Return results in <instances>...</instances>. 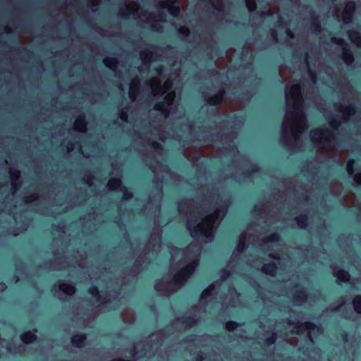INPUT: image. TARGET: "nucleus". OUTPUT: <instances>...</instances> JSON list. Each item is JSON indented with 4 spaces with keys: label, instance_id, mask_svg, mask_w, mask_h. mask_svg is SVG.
Here are the masks:
<instances>
[{
    "label": "nucleus",
    "instance_id": "1",
    "mask_svg": "<svg viewBox=\"0 0 361 361\" xmlns=\"http://www.w3.org/2000/svg\"><path fill=\"white\" fill-rule=\"evenodd\" d=\"M288 100L292 101L293 111L286 116L285 126L290 128L295 139L307 129L305 117L302 110V96L299 85H293L286 93Z\"/></svg>",
    "mask_w": 361,
    "mask_h": 361
},
{
    "label": "nucleus",
    "instance_id": "2",
    "mask_svg": "<svg viewBox=\"0 0 361 361\" xmlns=\"http://www.w3.org/2000/svg\"><path fill=\"white\" fill-rule=\"evenodd\" d=\"M196 267L195 262L190 263L174 274L171 281L161 279L157 283L155 288L158 291L174 292L183 286L192 275Z\"/></svg>",
    "mask_w": 361,
    "mask_h": 361
},
{
    "label": "nucleus",
    "instance_id": "3",
    "mask_svg": "<svg viewBox=\"0 0 361 361\" xmlns=\"http://www.w3.org/2000/svg\"><path fill=\"white\" fill-rule=\"evenodd\" d=\"M312 141L321 150L328 154L336 149V140L334 133L327 129L317 128L310 133Z\"/></svg>",
    "mask_w": 361,
    "mask_h": 361
},
{
    "label": "nucleus",
    "instance_id": "4",
    "mask_svg": "<svg viewBox=\"0 0 361 361\" xmlns=\"http://www.w3.org/2000/svg\"><path fill=\"white\" fill-rule=\"evenodd\" d=\"M334 107L336 112L340 115L329 114L326 116L329 125L334 130L338 129L342 123L348 122L350 116L355 114V109L351 104L343 105L341 103H335Z\"/></svg>",
    "mask_w": 361,
    "mask_h": 361
},
{
    "label": "nucleus",
    "instance_id": "5",
    "mask_svg": "<svg viewBox=\"0 0 361 361\" xmlns=\"http://www.w3.org/2000/svg\"><path fill=\"white\" fill-rule=\"evenodd\" d=\"M219 209H215L213 212L206 215L202 219V221L196 226L192 220H189L187 223V227L193 235L202 234L209 236L212 231L214 224L219 216Z\"/></svg>",
    "mask_w": 361,
    "mask_h": 361
},
{
    "label": "nucleus",
    "instance_id": "6",
    "mask_svg": "<svg viewBox=\"0 0 361 361\" xmlns=\"http://www.w3.org/2000/svg\"><path fill=\"white\" fill-rule=\"evenodd\" d=\"M126 7L129 13L137 14V18L144 23H152L154 21V17L152 14L147 13L146 11L141 12L139 13L140 7L139 5L130 0L126 1Z\"/></svg>",
    "mask_w": 361,
    "mask_h": 361
},
{
    "label": "nucleus",
    "instance_id": "7",
    "mask_svg": "<svg viewBox=\"0 0 361 361\" xmlns=\"http://www.w3.org/2000/svg\"><path fill=\"white\" fill-rule=\"evenodd\" d=\"M317 326L314 324L310 322H298L295 323V327L291 331L292 334H295L297 335H300L305 331H307V337L309 340L313 343V338L311 334V331H314L316 329Z\"/></svg>",
    "mask_w": 361,
    "mask_h": 361
},
{
    "label": "nucleus",
    "instance_id": "8",
    "mask_svg": "<svg viewBox=\"0 0 361 361\" xmlns=\"http://www.w3.org/2000/svg\"><path fill=\"white\" fill-rule=\"evenodd\" d=\"M355 10V4L353 1H348L346 3L342 13V20L344 23L347 24L351 22Z\"/></svg>",
    "mask_w": 361,
    "mask_h": 361
},
{
    "label": "nucleus",
    "instance_id": "9",
    "mask_svg": "<svg viewBox=\"0 0 361 361\" xmlns=\"http://www.w3.org/2000/svg\"><path fill=\"white\" fill-rule=\"evenodd\" d=\"M332 274L339 282L349 283L350 281V274L347 271L338 267L333 268Z\"/></svg>",
    "mask_w": 361,
    "mask_h": 361
},
{
    "label": "nucleus",
    "instance_id": "10",
    "mask_svg": "<svg viewBox=\"0 0 361 361\" xmlns=\"http://www.w3.org/2000/svg\"><path fill=\"white\" fill-rule=\"evenodd\" d=\"M177 0H163L159 3V6L161 8H168L169 13L174 16H178L179 13V8L173 6V4Z\"/></svg>",
    "mask_w": 361,
    "mask_h": 361
},
{
    "label": "nucleus",
    "instance_id": "11",
    "mask_svg": "<svg viewBox=\"0 0 361 361\" xmlns=\"http://www.w3.org/2000/svg\"><path fill=\"white\" fill-rule=\"evenodd\" d=\"M140 92V80L137 77H135L132 80L129 87V97L134 102Z\"/></svg>",
    "mask_w": 361,
    "mask_h": 361
},
{
    "label": "nucleus",
    "instance_id": "12",
    "mask_svg": "<svg viewBox=\"0 0 361 361\" xmlns=\"http://www.w3.org/2000/svg\"><path fill=\"white\" fill-rule=\"evenodd\" d=\"M148 84L150 86L152 94L157 96L163 94V89L161 85L160 80L157 78H152L148 80Z\"/></svg>",
    "mask_w": 361,
    "mask_h": 361
},
{
    "label": "nucleus",
    "instance_id": "13",
    "mask_svg": "<svg viewBox=\"0 0 361 361\" xmlns=\"http://www.w3.org/2000/svg\"><path fill=\"white\" fill-rule=\"evenodd\" d=\"M293 302L296 305H302L307 300V294L305 290H298L293 295Z\"/></svg>",
    "mask_w": 361,
    "mask_h": 361
},
{
    "label": "nucleus",
    "instance_id": "14",
    "mask_svg": "<svg viewBox=\"0 0 361 361\" xmlns=\"http://www.w3.org/2000/svg\"><path fill=\"white\" fill-rule=\"evenodd\" d=\"M73 128L79 132L85 133L87 130V123L85 120L84 116H79L75 123Z\"/></svg>",
    "mask_w": 361,
    "mask_h": 361
},
{
    "label": "nucleus",
    "instance_id": "15",
    "mask_svg": "<svg viewBox=\"0 0 361 361\" xmlns=\"http://www.w3.org/2000/svg\"><path fill=\"white\" fill-rule=\"evenodd\" d=\"M86 336L85 334H75L71 337V343L76 348H82L85 345Z\"/></svg>",
    "mask_w": 361,
    "mask_h": 361
},
{
    "label": "nucleus",
    "instance_id": "16",
    "mask_svg": "<svg viewBox=\"0 0 361 361\" xmlns=\"http://www.w3.org/2000/svg\"><path fill=\"white\" fill-rule=\"evenodd\" d=\"M350 40L357 47L361 48V35L359 32L350 30L348 32Z\"/></svg>",
    "mask_w": 361,
    "mask_h": 361
},
{
    "label": "nucleus",
    "instance_id": "17",
    "mask_svg": "<svg viewBox=\"0 0 361 361\" xmlns=\"http://www.w3.org/2000/svg\"><path fill=\"white\" fill-rule=\"evenodd\" d=\"M342 59L347 65H350L354 61L353 53L347 47L342 48Z\"/></svg>",
    "mask_w": 361,
    "mask_h": 361
},
{
    "label": "nucleus",
    "instance_id": "18",
    "mask_svg": "<svg viewBox=\"0 0 361 361\" xmlns=\"http://www.w3.org/2000/svg\"><path fill=\"white\" fill-rule=\"evenodd\" d=\"M261 270L266 274L274 276L276 274L277 266L274 263L265 264L262 266Z\"/></svg>",
    "mask_w": 361,
    "mask_h": 361
},
{
    "label": "nucleus",
    "instance_id": "19",
    "mask_svg": "<svg viewBox=\"0 0 361 361\" xmlns=\"http://www.w3.org/2000/svg\"><path fill=\"white\" fill-rule=\"evenodd\" d=\"M169 106L166 105L164 102H159L155 104L154 109L157 111L161 112V114L164 116V118L166 119L168 118L170 114Z\"/></svg>",
    "mask_w": 361,
    "mask_h": 361
},
{
    "label": "nucleus",
    "instance_id": "20",
    "mask_svg": "<svg viewBox=\"0 0 361 361\" xmlns=\"http://www.w3.org/2000/svg\"><path fill=\"white\" fill-rule=\"evenodd\" d=\"M280 240V236L278 233H272L268 236H265L260 240L259 245H266L270 243L278 242Z\"/></svg>",
    "mask_w": 361,
    "mask_h": 361
},
{
    "label": "nucleus",
    "instance_id": "21",
    "mask_svg": "<svg viewBox=\"0 0 361 361\" xmlns=\"http://www.w3.org/2000/svg\"><path fill=\"white\" fill-rule=\"evenodd\" d=\"M59 289L68 295H73L76 290L74 286L66 283H60Z\"/></svg>",
    "mask_w": 361,
    "mask_h": 361
},
{
    "label": "nucleus",
    "instance_id": "22",
    "mask_svg": "<svg viewBox=\"0 0 361 361\" xmlns=\"http://www.w3.org/2000/svg\"><path fill=\"white\" fill-rule=\"evenodd\" d=\"M224 94V90H219V92L208 99V103L211 105H216L221 102Z\"/></svg>",
    "mask_w": 361,
    "mask_h": 361
},
{
    "label": "nucleus",
    "instance_id": "23",
    "mask_svg": "<svg viewBox=\"0 0 361 361\" xmlns=\"http://www.w3.org/2000/svg\"><path fill=\"white\" fill-rule=\"evenodd\" d=\"M140 59L145 63H149L154 59V53L148 49L144 50L140 53Z\"/></svg>",
    "mask_w": 361,
    "mask_h": 361
},
{
    "label": "nucleus",
    "instance_id": "24",
    "mask_svg": "<svg viewBox=\"0 0 361 361\" xmlns=\"http://www.w3.org/2000/svg\"><path fill=\"white\" fill-rule=\"evenodd\" d=\"M121 180L120 178H111L107 183V187L109 190H114L120 188Z\"/></svg>",
    "mask_w": 361,
    "mask_h": 361
},
{
    "label": "nucleus",
    "instance_id": "25",
    "mask_svg": "<svg viewBox=\"0 0 361 361\" xmlns=\"http://www.w3.org/2000/svg\"><path fill=\"white\" fill-rule=\"evenodd\" d=\"M37 338L35 334L30 331L25 332L21 336V339L25 343H31L34 342Z\"/></svg>",
    "mask_w": 361,
    "mask_h": 361
},
{
    "label": "nucleus",
    "instance_id": "26",
    "mask_svg": "<svg viewBox=\"0 0 361 361\" xmlns=\"http://www.w3.org/2000/svg\"><path fill=\"white\" fill-rule=\"evenodd\" d=\"M353 306L354 310L357 314H361V295H357L354 297L353 300Z\"/></svg>",
    "mask_w": 361,
    "mask_h": 361
},
{
    "label": "nucleus",
    "instance_id": "27",
    "mask_svg": "<svg viewBox=\"0 0 361 361\" xmlns=\"http://www.w3.org/2000/svg\"><path fill=\"white\" fill-rule=\"evenodd\" d=\"M298 226L300 228H305L307 226V216L306 215H300L295 218Z\"/></svg>",
    "mask_w": 361,
    "mask_h": 361
},
{
    "label": "nucleus",
    "instance_id": "28",
    "mask_svg": "<svg viewBox=\"0 0 361 361\" xmlns=\"http://www.w3.org/2000/svg\"><path fill=\"white\" fill-rule=\"evenodd\" d=\"M104 64L109 67L111 69L114 70L116 68L118 61L114 58H106L104 59Z\"/></svg>",
    "mask_w": 361,
    "mask_h": 361
},
{
    "label": "nucleus",
    "instance_id": "29",
    "mask_svg": "<svg viewBox=\"0 0 361 361\" xmlns=\"http://www.w3.org/2000/svg\"><path fill=\"white\" fill-rule=\"evenodd\" d=\"M176 97V94L173 91L169 92L164 97V102L168 106H171Z\"/></svg>",
    "mask_w": 361,
    "mask_h": 361
},
{
    "label": "nucleus",
    "instance_id": "30",
    "mask_svg": "<svg viewBox=\"0 0 361 361\" xmlns=\"http://www.w3.org/2000/svg\"><path fill=\"white\" fill-rule=\"evenodd\" d=\"M215 289V286L214 284L209 285L202 293L201 295L202 298H207L209 295L212 294Z\"/></svg>",
    "mask_w": 361,
    "mask_h": 361
},
{
    "label": "nucleus",
    "instance_id": "31",
    "mask_svg": "<svg viewBox=\"0 0 361 361\" xmlns=\"http://www.w3.org/2000/svg\"><path fill=\"white\" fill-rule=\"evenodd\" d=\"M239 326V324L233 321L227 322L225 324V329L228 331H233Z\"/></svg>",
    "mask_w": 361,
    "mask_h": 361
},
{
    "label": "nucleus",
    "instance_id": "32",
    "mask_svg": "<svg viewBox=\"0 0 361 361\" xmlns=\"http://www.w3.org/2000/svg\"><path fill=\"white\" fill-rule=\"evenodd\" d=\"M10 173H11V179L13 180V185L16 187V181L18 180L20 176V173L19 171H12L11 170L10 171Z\"/></svg>",
    "mask_w": 361,
    "mask_h": 361
},
{
    "label": "nucleus",
    "instance_id": "33",
    "mask_svg": "<svg viewBox=\"0 0 361 361\" xmlns=\"http://www.w3.org/2000/svg\"><path fill=\"white\" fill-rule=\"evenodd\" d=\"M172 86H173V82L170 79H167L163 86H162V89H163V94L166 92L167 91H169V90H171L172 88Z\"/></svg>",
    "mask_w": 361,
    "mask_h": 361
},
{
    "label": "nucleus",
    "instance_id": "34",
    "mask_svg": "<svg viewBox=\"0 0 361 361\" xmlns=\"http://www.w3.org/2000/svg\"><path fill=\"white\" fill-rule=\"evenodd\" d=\"M331 41L334 43V44H338L340 46H342V48L343 47H347V44L345 43V42L341 39V38H337V37H332L331 39Z\"/></svg>",
    "mask_w": 361,
    "mask_h": 361
},
{
    "label": "nucleus",
    "instance_id": "35",
    "mask_svg": "<svg viewBox=\"0 0 361 361\" xmlns=\"http://www.w3.org/2000/svg\"><path fill=\"white\" fill-rule=\"evenodd\" d=\"M276 340V334L272 333L271 335L267 338L265 340V344L267 345H270L275 343Z\"/></svg>",
    "mask_w": 361,
    "mask_h": 361
},
{
    "label": "nucleus",
    "instance_id": "36",
    "mask_svg": "<svg viewBox=\"0 0 361 361\" xmlns=\"http://www.w3.org/2000/svg\"><path fill=\"white\" fill-rule=\"evenodd\" d=\"M37 198H38V196L37 194H32L30 195L25 196L24 197V201L25 203H30V202H32L37 200Z\"/></svg>",
    "mask_w": 361,
    "mask_h": 361
},
{
    "label": "nucleus",
    "instance_id": "37",
    "mask_svg": "<svg viewBox=\"0 0 361 361\" xmlns=\"http://www.w3.org/2000/svg\"><path fill=\"white\" fill-rule=\"evenodd\" d=\"M121 190L123 192V200H128L133 197V193L127 191L125 187L121 188Z\"/></svg>",
    "mask_w": 361,
    "mask_h": 361
},
{
    "label": "nucleus",
    "instance_id": "38",
    "mask_svg": "<svg viewBox=\"0 0 361 361\" xmlns=\"http://www.w3.org/2000/svg\"><path fill=\"white\" fill-rule=\"evenodd\" d=\"M246 6L250 11L256 9V4L254 0H246Z\"/></svg>",
    "mask_w": 361,
    "mask_h": 361
},
{
    "label": "nucleus",
    "instance_id": "39",
    "mask_svg": "<svg viewBox=\"0 0 361 361\" xmlns=\"http://www.w3.org/2000/svg\"><path fill=\"white\" fill-rule=\"evenodd\" d=\"M212 4L217 9L221 10L223 7L221 0H209Z\"/></svg>",
    "mask_w": 361,
    "mask_h": 361
},
{
    "label": "nucleus",
    "instance_id": "40",
    "mask_svg": "<svg viewBox=\"0 0 361 361\" xmlns=\"http://www.w3.org/2000/svg\"><path fill=\"white\" fill-rule=\"evenodd\" d=\"M178 31L179 33L183 35L184 37H187L190 33L189 29L185 26L180 27Z\"/></svg>",
    "mask_w": 361,
    "mask_h": 361
},
{
    "label": "nucleus",
    "instance_id": "41",
    "mask_svg": "<svg viewBox=\"0 0 361 361\" xmlns=\"http://www.w3.org/2000/svg\"><path fill=\"white\" fill-rule=\"evenodd\" d=\"M312 30H313V32H320V30H321L320 25L317 22L314 21L312 23Z\"/></svg>",
    "mask_w": 361,
    "mask_h": 361
},
{
    "label": "nucleus",
    "instance_id": "42",
    "mask_svg": "<svg viewBox=\"0 0 361 361\" xmlns=\"http://www.w3.org/2000/svg\"><path fill=\"white\" fill-rule=\"evenodd\" d=\"M90 293H91L92 295L95 297L99 296V292L97 287H92L89 290Z\"/></svg>",
    "mask_w": 361,
    "mask_h": 361
},
{
    "label": "nucleus",
    "instance_id": "43",
    "mask_svg": "<svg viewBox=\"0 0 361 361\" xmlns=\"http://www.w3.org/2000/svg\"><path fill=\"white\" fill-rule=\"evenodd\" d=\"M353 161H349L347 164V171H348V173L350 175H352L353 173Z\"/></svg>",
    "mask_w": 361,
    "mask_h": 361
},
{
    "label": "nucleus",
    "instance_id": "44",
    "mask_svg": "<svg viewBox=\"0 0 361 361\" xmlns=\"http://www.w3.org/2000/svg\"><path fill=\"white\" fill-rule=\"evenodd\" d=\"M353 178L357 185H361V173H356Z\"/></svg>",
    "mask_w": 361,
    "mask_h": 361
},
{
    "label": "nucleus",
    "instance_id": "45",
    "mask_svg": "<svg viewBox=\"0 0 361 361\" xmlns=\"http://www.w3.org/2000/svg\"><path fill=\"white\" fill-rule=\"evenodd\" d=\"M269 257L270 258H271V259H276V260H278V261H279L281 259V257H280L279 254H272V253H271V254L269 255Z\"/></svg>",
    "mask_w": 361,
    "mask_h": 361
},
{
    "label": "nucleus",
    "instance_id": "46",
    "mask_svg": "<svg viewBox=\"0 0 361 361\" xmlns=\"http://www.w3.org/2000/svg\"><path fill=\"white\" fill-rule=\"evenodd\" d=\"M152 27L155 31H161V27L160 25H155L154 23L152 24Z\"/></svg>",
    "mask_w": 361,
    "mask_h": 361
},
{
    "label": "nucleus",
    "instance_id": "47",
    "mask_svg": "<svg viewBox=\"0 0 361 361\" xmlns=\"http://www.w3.org/2000/svg\"><path fill=\"white\" fill-rule=\"evenodd\" d=\"M203 360H204L203 355L202 353L197 354L195 357V361H203Z\"/></svg>",
    "mask_w": 361,
    "mask_h": 361
},
{
    "label": "nucleus",
    "instance_id": "48",
    "mask_svg": "<svg viewBox=\"0 0 361 361\" xmlns=\"http://www.w3.org/2000/svg\"><path fill=\"white\" fill-rule=\"evenodd\" d=\"M121 118L124 121H127L128 115L126 113L122 112L121 114Z\"/></svg>",
    "mask_w": 361,
    "mask_h": 361
},
{
    "label": "nucleus",
    "instance_id": "49",
    "mask_svg": "<svg viewBox=\"0 0 361 361\" xmlns=\"http://www.w3.org/2000/svg\"><path fill=\"white\" fill-rule=\"evenodd\" d=\"M92 6H97L99 4L101 0H89Z\"/></svg>",
    "mask_w": 361,
    "mask_h": 361
},
{
    "label": "nucleus",
    "instance_id": "50",
    "mask_svg": "<svg viewBox=\"0 0 361 361\" xmlns=\"http://www.w3.org/2000/svg\"><path fill=\"white\" fill-rule=\"evenodd\" d=\"M295 323H296V322H293V321H291V320H289V319L287 321V324H288V326H293V328H294V327H295Z\"/></svg>",
    "mask_w": 361,
    "mask_h": 361
},
{
    "label": "nucleus",
    "instance_id": "51",
    "mask_svg": "<svg viewBox=\"0 0 361 361\" xmlns=\"http://www.w3.org/2000/svg\"><path fill=\"white\" fill-rule=\"evenodd\" d=\"M86 182L90 186H91L92 185V178L88 177Z\"/></svg>",
    "mask_w": 361,
    "mask_h": 361
},
{
    "label": "nucleus",
    "instance_id": "52",
    "mask_svg": "<svg viewBox=\"0 0 361 361\" xmlns=\"http://www.w3.org/2000/svg\"><path fill=\"white\" fill-rule=\"evenodd\" d=\"M287 35H288L290 38H293V37H294L293 33L290 30H287Z\"/></svg>",
    "mask_w": 361,
    "mask_h": 361
},
{
    "label": "nucleus",
    "instance_id": "53",
    "mask_svg": "<svg viewBox=\"0 0 361 361\" xmlns=\"http://www.w3.org/2000/svg\"><path fill=\"white\" fill-rule=\"evenodd\" d=\"M154 145H157V146H158V145H159V143L155 142V143H154Z\"/></svg>",
    "mask_w": 361,
    "mask_h": 361
},
{
    "label": "nucleus",
    "instance_id": "54",
    "mask_svg": "<svg viewBox=\"0 0 361 361\" xmlns=\"http://www.w3.org/2000/svg\"><path fill=\"white\" fill-rule=\"evenodd\" d=\"M313 82H315V78H312Z\"/></svg>",
    "mask_w": 361,
    "mask_h": 361
}]
</instances>
